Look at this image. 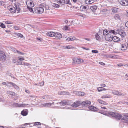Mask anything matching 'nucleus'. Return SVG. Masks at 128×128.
<instances>
[{
    "instance_id": "nucleus-39",
    "label": "nucleus",
    "mask_w": 128,
    "mask_h": 128,
    "mask_svg": "<svg viewBox=\"0 0 128 128\" xmlns=\"http://www.w3.org/2000/svg\"><path fill=\"white\" fill-rule=\"evenodd\" d=\"M66 48L67 49H73L74 48L72 47V46H66Z\"/></svg>"
},
{
    "instance_id": "nucleus-9",
    "label": "nucleus",
    "mask_w": 128,
    "mask_h": 128,
    "mask_svg": "<svg viewBox=\"0 0 128 128\" xmlns=\"http://www.w3.org/2000/svg\"><path fill=\"white\" fill-rule=\"evenodd\" d=\"M112 92L113 94L116 95L117 96H124V94L119 92L118 91L115 90H112Z\"/></svg>"
},
{
    "instance_id": "nucleus-2",
    "label": "nucleus",
    "mask_w": 128,
    "mask_h": 128,
    "mask_svg": "<svg viewBox=\"0 0 128 128\" xmlns=\"http://www.w3.org/2000/svg\"><path fill=\"white\" fill-rule=\"evenodd\" d=\"M42 6V4L40 5L38 7L34 8V11L36 13L41 14L44 12V8L42 6Z\"/></svg>"
},
{
    "instance_id": "nucleus-42",
    "label": "nucleus",
    "mask_w": 128,
    "mask_h": 128,
    "mask_svg": "<svg viewBox=\"0 0 128 128\" xmlns=\"http://www.w3.org/2000/svg\"><path fill=\"white\" fill-rule=\"evenodd\" d=\"M108 31L107 30H104L103 31V34L104 35L106 36V35L107 34L106 33H108Z\"/></svg>"
},
{
    "instance_id": "nucleus-17",
    "label": "nucleus",
    "mask_w": 128,
    "mask_h": 128,
    "mask_svg": "<svg viewBox=\"0 0 128 128\" xmlns=\"http://www.w3.org/2000/svg\"><path fill=\"white\" fill-rule=\"evenodd\" d=\"M55 34V35H54V36L55 38L58 39H60L62 38V36L61 34L58 32H56Z\"/></svg>"
},
{
    "instance_id": "nucleus-62",
    "label": "nucleus",
    "mask_w": 128,
    "mask_h": 128,
    "mask_svg": "<svg viewBox=\"0 0 128 128\" xmlns=\"http://www.w3.org/2000/svg\"><path fill=\"white\" fill-rule=\"evenodd\" d=\"M82 48L83 49H84L85 50H90V49L88 48H84V47H82Z\"/></svg>"
},
{
    "instance_id": "nucleus-23",
    "label": "nucleus",
    "mask_w": 128,
    "mask_h": 128,
    "mask_svg": "<svg viewBox=\"0 0 128 128\" xmlns=\"http://www.w3.org/2000/svg\"><path fill=\"white\" fill-rule=\"evenodd\" d=\"M113 39L112 40L114 42H117L120 40V38L119 37L116 36H114L113 37Z\"/></svg>"
},
{
    "instance_id": "nucleus-19",
    "label": "nucleus",
    "mask_w": 128,
    "mask_h": 128,
    "mask_svg": "<svg viewBox=\"0 0 128 128\" xmlns=\"http://www.w3.org/2000/svg\"><path fill=\"white\" fill-rule=\"evenodd\" d=\"M28 110H24L21 112V114L23 116H26L28 114Z\"/></svg>"
},
{
    "instance_id": "nucleus-3",
    "label": "nucleus",
    "mask_w": 128,
    "mask_h": 128,
    "mask_svg": "<svg viewBox=\"0 0 128 128\" xmlns=\"http://www.w3.org/2000/svg\"><path fill=\"white\" fill-rule=\"evenodd\" d=\"M14 7H13L10 8V10L12 13H14L16 12V10L18 12H19L20 10V8L19 6L18 5H15Z\"/></svg>"
},
{
    "instance_id": "nucleus-14",
    "label": "nucleus",
    "mask_w": 128,
    "mask_h": 128,
    "mask_svg": "<svg viewBox=\"0 0 128 128\" xmlns=\"http://www.w3.org/2000/svg\"><path fill=\"white\" fill-rule=\"evenodd\" d=\"M122 120H124V122H128V114H126L123 116H122Z\"/></svg>"
},
{
    "instance_id": "nucleus-36",
    "label": "nucleus",
    "mask_w": 128,
    "mask_h": 128,
    "mask_svg": "<svg viewBox=\"0 0 128 128\" xmlns=\"http://www.w3.org/2000/svg\"><path fill=\"white\" fill-rule=\"evenodd\" d=\"M95 37L96 39L97 40H99L100 39V36L98 34H96L95 35Z\"/></svg>"
},
{
    "instance_id": "nucleus-59",
    "label": "nucleus",
    "mask_w": 128,
    "mask_h": 128,
    "mask_svg": "<svg viewBox=\"0 0 128 128\" xmlns=\"http://www.w3.org/2000/svg\"><path fill=\"white\" fill-rule=\"evenodd\" d=\"M8 82H3L2 83V84H3L4 85H6L7 86V85H8V84H7Z\"/></svg>"
},
{
    "instance_id": "nucleus-18",
    "label": "nucleus",
    "mask_w": 128,
    "mask_h": 128,
    "mask_svg": "<svg viewBox=\"0 0 128 128\" xmlns=\"http://www.w3.org/2000/svg\"><path fill=\"white\" fill-rule=\"evenodd\" d=\"M89 109L92 111H97L98 109L96 107L92 106H90L88 107Z\"/></svg>"
},
{
    "instance_id": "nucleus-1",
    "label": "nucleus",
    "mask_w": 128,
    "mask_h": 128,
    "mask_svg": "<svg viewBox=\"0 0 128 128\" xmlns=\"http://www.w3.org/2000/svg\"><path fill=\"white\" fill-rule=\"evenodd\" d=\"M108 114L112 117L114 118L116 120H119L122 119V116L119 113L113 112H109Z\"/></svg>"
},
{
    "instance_id": "nucleus-25",
    "label": "nucleus",
    "mask_w": 128,
    "mask_h": 128,
    "mask_svg": "<svg viewBox=\"0 0 128 128\" xmlns=\"http://www.w3.org/2000/svg\"><path fill=\"white\" fill-rule=\"evenodd\" d=\"M119 8H112V10L113 12H118Z\"/></svg>"
},
{
    "instance_id": "nucleus-15",
    "label": "nucleus",
    "mask_w": 128,
    "mask_h": 128,
    "mask_svg": "<svg viewBox=\"0 0 128 128\" xmlns=\"http://www.w3.org/2000/svg\"><path fill=\"white\" fill-rule=\"evenodd\" d=\"M55 33L52 32H48L46 33L47 36H54L55 35Z\"/></svg>"
},
{
    "instance_id": "nucleus-21",
    "label": "nucleus",
    "mask_w": 128,
    "mask_h": 128,
    "mask_svg": "<svg viewBox=\"0 0 128 128\" xmlns=\"http://www.w3.org/2000/svg\"><path fill=\"white\" fill-rule=\"evenodd\" d=\"M74 93L77 95L80 96H84V93L81 92H75Z\"/></svg>"
},
{
    "instance_id": "nucleus-10",
    "label": "nucleus",
    "mask_w": 128,
    "mask_h": 128,
    "mask_svg": "<svg viewBox=\"0 0 128 128\" xmlns=\"http://www.w3.org/2000/svg\"><path fill=\"white\" fill-rule=\"evenodd\" d=\"M91 104L90 102L89 101L86 100L82 102V104L83 106H87L90 105Z\"/></svg>"
},
{
    "instance_id": "nucleus-54",
    "label": "nucleus",
    "mask_w": 128,
    "mask_h": 128,
    "mask_svg": "<svg viewBox=\"0 0 128 128\" xmlns=\"http://www.w3.org/2000/svg\"><path fill=\"white\" fill-rule=\"evenodd\" d=\"M17 53L21 55H23L24 54V53H23L22 52L18 50V51Z\"/></svg>"
},
{
    "instance_id": "nucleus-30",
    "label": "nucleus",
    "mask_w": 128,
    "mask_h": 128,
    "mask_svg": "<svg viewBox=\"0 0 128 128\" xmlns=\"http://www.w3.org/2000/svg\"><path fill=\"white\" fill-rule=\"evenodd\" d=\"M58 2L59 4H63L65 3L64 0H58Z\"/></svg>"
},
{
    "instance_id": "nucleus-57",
    "label": "nucleus",
    "mask_w": 128,
    "mask_h": 128,
    "mask_svg": "<svg viewBox=\"0 0 128 128\" xmlns=\"http://www.w3.org/2000/svg\"><path fill=\"white\" fill-rule=\"evenodd\" d=\"M11 95H12L13 96H14L16 95V94L13 92H11Z\"/></svg>"
},
{
    "instance_id": "nucleus-60",
    "label": "nucleus",
    "mask_w": 128,
    "mask_h": 128,
    "mask_svg": "<svg viewBox=\"0 0 128 128\" xmlns=\"http://www.w3.org/2000/svg\"><path fill=\"white\" fill-rule=\"evenodd\" d=\"M99 64L102 65L104 66L105 65V64L102 62H100Z\"/></svg>"
},
{
    "instance_id": "nucleus-52",
    "label": "nucleus",
    "mask_w": 128,
    "mask_h": 128,
    "mask_svg": "<svg viewBox=\"0 0 128 128\" xmlns=\"http://www.w3.org/2000/svg\"><path fill=\"white\" fill-rule=\"evenodd\" d=\"M68 27L67 26H65L63 28V29L65 30H68Z\"/></svg>"
},
{
    "instance_id": "nucleus-64",
    "label": "nucleus",
    "mask_w": 128,
    "mask_h": 128,
    "mask_svg": "<svg viewBox=\"0 0 128 128\" xmlns=\"http://www.w3.org/2000/svg\"><path fill=\"white\" fill-rule=\"evenodd\" d=\"M125 25L126 27L128 28V21L126 22Z\"/></svg>"
},
{
    "instance_id": "nucleus-7",
    "label": "nucleus",
    "mask_w": 128,
    "mask_h": 128,
    "mask_svg": "<svg viewBox=\"0 0 128 128\" xmlns=\"http://www.w3.org/2000/svg\"><path fill=\"white\" fill-rule=\"evenodd\" d=\"M27 7L32 8L34 6V4L32 1L31 0H27L26 2Z\"/></svg>"
},
{
    "instance_id": "nucleus-29",
    "label": "nucleus",
    "mask_w": 128,
    "mask_h": 128,
    "mask_svg": "<svg viewBox=\"0 0 128 128\" xmlns=\"http://www.w3.org/2000/svg\"><path fill=\"white\" fill-rule=\"evenodd\" d=\"M43 105L44 107H50L51 106V104L49 103H44Z\"/></svg>"
},
{
    "instance_id": "nucleus-11",
    "label": "nucleus",
    "mask_w": 128,
    "mask_h": 128,
    "mask_svg": "<svg viewBox=\"0 0 128 128\" xmlns=\"http://www.w3.org/2000/svg\"><path fill=\"white\" fill-rule=\"evenodd\" d=\"M6 56L4 52L1 51H0V60H5Z\"/></svg>"
},
{
    "instance_id": "nucleus-58",
    "label": "nucleus",
    "mask_w": 128,
    "mask_h": 128,
    "mask_svg": "<svg viewBox=\"0 0 128 128\" xmlns=\"http://www.w3.org/2000/svg\"><path fill=\"white\" fill-rule=\"evenodd\" d=\"M14 28L16 30H18L19 29V28L18 27H17L16 26H14Z\"/></svg>"
},
{
    "instance_id": "nucleus-33",
    "label": "nucleus",
    "mask_w": 128,
    "mask_h": 128,
    "mask_svg": "<svg viewBox=\"0 0 128 128\" xmlns=\"http://www.w3.org/2000/svg\"><path fill=\"white\" fill-rule=\"evenodd\" d=\"M28 105V104H20L19 106V107H22L26 106L27 105Z\"/></svg>"
},
{
    "instance_id": "nucleus-47",
    "label": "nucleus",
    "mask_w": 128,
    "mask_h": 128,
    "mask_svg": "<svg viewBox=\"0 0 128 128\" xmlns=\"http://www.w3.org/2000/svg\"><path fill=\"white\" fill-rule=\"evenodd\" d=\"M103 87H99L98 88V92L101 91L103 90Z\"/></svg>"
},
{
    "instance_id": "nucleus-5",
    "label": "nucleus",
    "mask_w": 128,
    "mask_h": 128,
    "mask_svg": "<svg viewBox=\"0 0 128 128\" xmlns=\"http://www.w3.org/2000/svg\"><path fill=\"white\" fill-rule=\"evenodd\" d=\"M113 36L111 34H107L105 37L106 40L108 41H112L113 39Z\"/></svg>"
},
{
    "instance_id": "nucleus-35",
    "label": "nucleus",
    "mask_w": 128,
    "mask_h": 128,
    "mask_svg": "<svg viewBox=\"0 0 128 128\" xmlns=\"http://www.w3.org/2000/svg\"><path fill=\"white\" fill-rule=\"evenodd\" d=\"M98 101L100 103L103 104H106V102H104L100 100H98Z\"/></svg>"
},
{
    "instance_id": "nucleus-48",
    "label": "nucleus",
    "mask_w": 128,
    "mask_h": 128,
    "mask_svg": "<svg viewBox=\"0 0 128 128\" xmlns=\"http://www.w3.org/2000/svg\"><path fill=\"white\" fill-rule=\"evenodd\" d=\"M115 31L113 30H112L109 31V34H111V33L115 34Z\"/></svg>"
},
{
    "instance_id": "nucleus-31",
    "label": "nucleus",
    "mask_w": 128,
    "mask_h": 128,
    "mask_svg": "<svg viewBox=\"0 0 128 128\" xmlns=\"http://www.w3.org/2000/svg\"><path fill=\"white\" fill-rule=\"evenodd\" d=\"M52 5L53 7L55 8H59L60 7V6L58 4H56L52 3Z\"/></svg>"
},
{
    "instance_id": "nucleus-13",
    "label": "nucleus",
    "mask_w": 128,
    "mask_h": 128,
    "mask_svg": "<svg viewBox=\"0 0 128 128\" xmlns=\"http://www.w3.org/2000/svg\"><path fill=\"white\" fill-rule=\"evenodd\" d=\"M81 104V102L80 101L76 102L72 104V106L74 107H76L80 106Z\"/></svg>"
},
{
    "instance_id": "nucleus-44",
    "label": "nucleus",
    "mask_w": 128,
    "mask_h": 128,
    "mask_svg": "<svg viewBox=\"0 0 128 128\" xmlns=\"http://www.w3.org/2000/svg\"><path fill=\"white\" fill-rule=\"evenodd\" d=\"M12 83H13V82H8L7 84L8 85H7V86L8 87H12V84H11Z\"/></svg>"
},
{
    "instance_id": "nucleus-40",
    "label": "nucleus",
    "mask_w": 128,
    "mask_h": 128,
    "mask_svg": "<svg viewBox=\"0 0 128 128\" xmlns=\"http://www.w3.org/2000/svg\"><path fill=\"white\" fill-rule=\"evenodd\" d=\"M16 36L19 37H20V38H22L23 37V35L20 33H17L16 34Z\"/></svg>"
},
{
    "instance_id": "nucleus-27",
    "label": "nucleus",
    "mask_w": 128,
    "mask_h": 128,
    "mask_svg": "<svg viewBox=\"0 0 128 128\" xmlns=\"http://www.w3.org/2000/svg\"><path fill=\"white\" fill-rule=\"evenodd\" d=\"M14 62L18 65H22V62L17 60L16 61L15 60H14Z\"/></svg>"
},
{
    "instance_id": "nucleus-61",
    "label": "nucleus",
    "mask_w": 128,
    "mask_h": 128,
    "mask_svg": "<svg viewBox=\"0 0 128 128\" xmlns=\"http://www.w3.org/2000/svg\"><path fill=\"white\" fill-rule=\"evenodd\" d=\"M40 86H43L44 84V82H40Z\"/></svg>"
},
{
    "instance_id": "nucleus-46",
    "label": "nucleus",
    "mask_w": 128,
    "mask_h": 128,
    "mask_svg": "<svg viewBox=\"0 0 128 128\" xmlns=\"http://www.w3.org/2000/svg\"><path fill=\"white\" fill-rule=\"evenodd\" d=\"M18 58V60L20 61L24 60V58L22 57H21V58H20V57H19Z\"/></svg>"
},
{
    "instance_id": "nucleus-26",
    "label": "nucleus",
    "mask_w": 128,
    "mask_h": 128,
    "mask_svg": "<svg viewBox=\"0 0 128 128\" xmlns=\"http://www.w3.org/2000/svg\"><path fill=\"white\" fill-rule=\"evenodd\" d=\"M42 6L43 7L45 8L46 10L49 9V7L48 5H46V4H42Z\"/></svg>"
},
{
    "instance_id": "nucleus-51",
    "label": "nucleus",
    "mask_w": 128,
    "mask_h": 128,
    "mask_svg": "<svg viewBox=\"0 0 128 128\" xmlns=\"http://www.w3.org/2000/svg\"><path fill=\"white\" fill-rule=\"evenodd\" d=\"M0 26L1 27L3 28H5V25L3 23L1 24L0 25Z\"/></svg>"
},
{
    "instance_id": "nucleus-53",
    "label": "nucleus",
    "mask_w": 128,
    "mask_h": 128,
    "mask_svg": "<svg viewBox=\"0 0 128 128\" xmlns=\"http://www.w3.org/2000/svg\"><path fill=\"white\" fill-rule=\"evenodd\" d=\"M92 53H97L98 52V51L96 50H92Z\"/></svg>"
},
{
    "instance_id": "nucleus-63",
    "label": "nucleus",
    "mask_w": 128,
    "mask_h": 128,
    "mask_svg": "<svg viewBox=\"0 0 128 128\" xmlns=\"http://www.w3.org/2000/svg\"><path fill=\"white\" fill-rule=\"evenodd\" d=\"M100 86L103 87H105L106 86L104 84H100Z\"/></svg>"
},
{
    "instance_id": "nucleus-12",
    "label": "nucleus",
    "mask_w": 128,
    "mask_h": 128,
    "mask_svg": "<svg viewBox=\"0 0 128 128\" xmlns=\"http://www.w3.org/2000/svg\"><path fill=\"white\" fill-rule=\"evenodd\" d=\"M76 21V20H73L72 21L66 20L65 22L67 25L70 26L71 25H72V24H75V23L74 22Z\"/></svg>"
},
{
    "instance_id": "nucleus-28",
    "label": "nucleus",
    "mask_w": 128,
    "mask_h": 128,
    "mask_svg": "<svg viewBox=\"0 0 128 128\" xmlns=\"http://www.w3.org/2000/svg\"><path fill=\"white\" fill-rule=\"evenodd\" d=\"M121 48L122 49L121 50H126V46L124 44H121Z\"/></svg>"
},
{
    "instance_id": "nucleus-50",
    "label": "nucleus",
    "mask_w": 128,
    "mask_h": 128,
    "mask_svg": "<svg viewBox=\"0 0 128 128\" xmlns=\"http://www.w3.org/2000/svg\"><path fill=\"white\" fill-rule=\"evenodd\" d=\"M66 4H71L70 2V0H66Z\"/></svg>"
},
{
    "instance_id": "nucleus-43",
    "label": "nucleus",
    "mask_w": 128,
    "mask_h": 128,
    "mask_svg": "<svg viewBox=\"0 0 128 128\" xmlns=\"http://www.w3.org/2000/svg\"><path fill=\"white\" fill-rule=\"evenodd\" d=\"M28 9L29 10V11L31 12H34V10H33L32 8H30L28 7H27Z\"/></svg>"
},
{
    "instance_id": "nucleus-34",
    "label": "nucleus",
    "mask_w": 128,
    "mask_h": 128,
    "mask_svg": "<svg viewBox=\"0 0 128 128\" xmlns=\"http://www.w3.org/2000/svg\"><path fill=\"white\" fill-rule=\"evenodd\" d=\"M11 84H12V87H14L16 89H17L19 88L15 84L13 83H12Z\"/></svg>"
},
{
    "instance_id": "nucleus-22",
    "label": "nucleus",
    "mask_w": 128,
    "mask_h": 128,
    "mask_svg": "<svg viewBox=\"0 0 128 128\" xmlns=\"http://www.w3.org/2000/svg\"><path fill=\"white\" fill-rule=\"evenodd\" d=\"M97 6L96 5L92 6L90 7V9L94 12L97 9Z\"/></svg>"
},
{
    "instance_id": "nucleus-55",
    "label": "nucleus",
    "mask_w": 128,
    "mask_h": 128,
    "mask_svg": "<svg viewBox=\"0 0 128 128\" xmlns=\"http://www.w3.org/2000/svg\"><path fill=\"white\" fill-rule=\"evenodd\" d=\"M12 92L10 91H8L7 92V94H8V95H10Z\"/></svg>"
},
{
    "instance_id": "nucleus-16",
    "label": "nucleus",
    "mask_w": 128,
    "mask_h": 128,
    "mask_svg": "<svg viewBox=\"0 0 128 128\" xmlns=\"http://www.w3.org/2000/svg\"><path fill=\"white\" fill-rule=\"evenodd\" d=\"M76 39V37L74 36H70L66 39V40L68 41H72Z\"/></svg>"
},
{
    "instance_id": "nucleus-24",
    "label": "nucleus",
    "mask_w": 128,
    "mask_h": 128,
    "mask_svg": "<svg viewBox=\"0 0 128 128\" xmlns=\"http://www.w3.org/2000/svg\"><path fill=\"white\" fill-rule=\"evenodd\" d=\"M114 19L116 20H120V17L119 15L118 14H116L114 17Z\"/></svg>"
},
{
    "instance_id": "nucleus-20",
    "label": "nucleus",
    "mask_w": 128,
    "mask_h": 128,
    "mask_svg": "<svg viewBox=\"0 0 128 128\" xmlns=\"http://www.w3.org/2000/svg\"><path fill=\"white\" fill-rule=\"evenodd\" d=\"M95 1H97V0H86L85 2L86 4H89L93 3Z\"/></svg>"
},
{
    "instance_id": "nucleus-8",
    "label": "nucleus",
    "mask_w": 128,
    "mask_h": 128,
    "mask_svg": "<svg viewBox=\"0 0 128 128\" xmlns=\"http://www.w3.org/2000/svg\"><path fill=\"white\" fill-rule=\"evenodd\" d=\"M118 1L122 6H126L128 5V0H118Z\"/></svg>"
},
{
    "instance_id": "nucleus-6",
    "label": "nucleus",
    "mask_w": 128,
    "mask_h": 128,
    "mask_svg": "<svg viewBox=\"0 0 128 128\" xmlns=\"http://www.w3.org/2000/svg\"><path fill=\"white\" fill-rule=\"evenodd\" d=\"M74 63V64L82 63L84 62V60L80 58H76L73 59Z\"/></svg>"
},
{
    "instance_id": "nucleus-56",
    "label": "nucleus",
    "mask_w": 128,
    "mask_h": 128,
    "mask_svg": "<svg viewBox=\"0 0 128 128\" xmlns=\"http://www.w3.org/2000/svg\"><path fill=\"white\" fill-rule=\"evenodd\" d=\"M87 8V7L86 6H83L82 8V10L84 11V10Z\"/></svg>"
},
{
    "instance_id": "nucleus-45",
    "label": "nucleus",
    "mask_w": 128,
    "mask_h": 128,
    "mask_svg": "<svg viewBox=\"0 0 128 128\" xmlns=\"http://www.w3.org/2000/svg\"><path fill=\"white\" fill-rule=\"evenodd\" d=\"M20 104H18L17 103H14L13 104V105L14 106L16 107H19Z\"/></svg>"
},
{
    "instance_id": "nucleus-49",
    "label": "nucleus",
    "mask_w": 128,
    "mask_h": 128,
    "mask_svg": "<svg viewBox=\"0 0 128 128\" xmlns=\"http://www.w3.org/2000/svg\"><path fill=\"white\" fill-rule=\"evenodd\" d=\"M37 125H40L41 123L39 122H36L34 123V126H36Z\"/></svg>"
},
{
    "instance_id": "nucleus-37",
    "label": "nucleus",
    "mask_w": 128,
    "mask_h": 128,
    "mask_svg": "<svg viewBox=\"0 0 128 128\" xmlns=\"http://www.w3.org/2000/svg\"><path fill=\"white\" fill-rule=\"evenodd\" d=\"M62 105L64 106L65 105H68V104L67 101L66 100H64L62 101Z\"/></svg>"
},
{
    "instance_id": "nucleus-38",
    "label": "nucleus",
    "mask_w": 128,
    "mask_h": 128,
    "mask_svg": "<svg viewBox=\"0 0 128 128\" xmlns=\"http://www.w3.org/2000/svg\"><path fill=\"white\" fill-rule=\"evenodd\" d=\"M11 50L14 52L15 53H17L18 50H16V49L14 48H11Z\"/></svg>"
},
{
    "instance_id": "nucleus-41",
    "label": "nucleus",
    "mask_w": 128,
    "mask_h": 128,
    "mask_svg": "<svg viewBox=\"0 0 128 128\" xmlns=\"http://www.w3.org/2000/svg\"><path fill=\"white\" fill-rule=\"evenodd\" d=\"M22 65H25L26 66H29L31 65V64L27 63H25L24 62H22Z\"/></svg>"
},
{
    "instance_id": "nucleus-32",
    "label": "nucleus",
    "mask_w": 128,
    "mask_h": 128,
    "mask_svg": "<svg viewBox=\"0 0 128 128\" xmlns=\"http://www.w3.org/2000/svg\"><path fill=\"white\" fill-rule=\"evenodd\" d=\"M110 97V96L108 94H106L102 96V98H109Z\"/></svg>"
},
{
    "instance_id": "nucleus-4",
    "label": "nucleus",
    "mask_w": 128,
    "mask_h": 128,
    "mask_svg": "<svg viewBox=\"0 0 128 128\" xmlns=\"http://www.w3.org/2000/svg\"><path fill=\"white\" fill-rule=\"evenodd\" d=\"M116 32L120 35L122 37H124L126 35L125 32L124 31V28L122 27H120L118 30H116Z\"/></svg>"
}]
</instances>
